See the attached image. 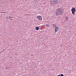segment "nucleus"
Segmentation results:
<instances>
[{
  "label": "nucleus",
  "instance_id": "nucleus-10",
  "mask_svg": "<svg viewBox=\"0 0 76 76\" xmlns=\"http://www.w3.org/2000/svg\"><path fill=\"white\" fill-rule=\"evenodd\" d=\"M9 19H10V18H9Z\"/></svg>",
  "mask_w": 76,
  "mask_h": 76
},
{
  "label": "nucleus",
  "instance_id": "nucleus-12",
  "mask_svg": "<svg viewBox=\"0 0 76 76\" xmlns=\"http://www.w3.org/2000/svg\"><path fill=\"white\" fill-rule=\"evenodd\" d=\"M10 19H11V18H10Z\"/></svg>",
  "mask_w": 76,
  "mask_h": 76
},
{
  "label": "nucleus",
  "instance_id": "nucleus-4",
  "mask_svg": "<svg viewBox=\"0 0 76 76\" xmlns=\"http://www.w3.org/2000/svg\"><path fill=\"white\" fill-rule=\"evenodd\" d=\"M51 2H53V4H55L56 3V2H57V0H51Z\"/></svg>",
  "mask_w": 76,
  "mask_h": 76
},
{
  "label": "nucleus",
  "instance_id": "nucleus-5",
  "mask_svg": "<svg viewBox=\"0 0 76 76\" xmlns=\"http://www.w3.org/2000/svg\"><path fill=\"white\" fill-rule=\"evenodd\" d=\"M37 18L39 20H42V17L40 16H37Z\"/></svg>",
  "mask_w": 76,
  "mask_h": 76
},
{
  "label": "nucleus",
  "instance_id": "nucleus-3",
  "mask_svg": "<svg viewBox=\"0 0 76 76\" xmlns=\"http://www.w3.org/2000/svg\"><path fill=\"white\" fill-rule=\"evenodd\" d=\"M55 32H57V31H58V29L59 28L58 27L56 26H55Z\"/></svg>",
  "mask_w": 76,
  "mask_h": 76
},
{
  "label": "nucleus",
  "instance_id": "nucleus-9",
  "mask_svg": "<svg viewBox=\"0 0 76 76\" xmlns=\"http://www.w3.org/2000/svg\"><path fill=\"white\" fill-rule=\"evenodd\" d=\"M68 19V18H66V19Z\"/></svg>",
  "mask_w": 76,
  "mask_h": 76
},
{
  "label": "nucleus",
  "instance_id": "nucleus-8",
  "mask_svg": "<svg viewBox=\"0 0 76 76\" xmlns=\"http://www.w3.org/2000/svg\"><path fill=\"white\" fill-rule=\"evenodd\" d=\"M49 26V25H47V26Z\"/></svg>",
  "mask_w": 76,
  "mask_h": 76
},
{
  "label": "nucleus",
  "instance_id": "nucleus-2",
  "mask_svg": "<svg viewBox=\"0 0 76 76\" xmlns=\"http://www.w3.org/2000/svg\"><path fill=\"white\" fill-rule=\"evenodd\" d=\"M71 11L72 14H73V15H75V12H76V9H75V8H72L71 9Z\"/></svg>",
  "mask_w": 76,
  "mask_h": 76
},
{
  "label": "nucleus",
  "instance_id": "nucleus-7",
  "mask_svg": "<svg viewBox=\"0 0 76 76\" xmlns=\"http://www.w3.org/2000/svg\"><path fill=\"white\" fill-rule=\"evenodd\" d=\"M61 76H63L64 75H63V74H61ZM58 76H60V75H59Z\"/></svg>",
  "mask_w": 76,
  "mask_h": 76
},
{
  "label": "nucleus",
  "instance_id": "nucleus-1",
  "mask_svg": "<svg viewBox=\"0 0 76 76\" xmlns=\"http://www.w3.org/2000/svg\"><path fill=\"white\" fill-rule=\"evenodd\" d=\"M63 13V12L61 11H60V9L58 10L57 11L56 13V15H61Z\"/></svg>",
  "mask_w": 76,
  "mask_h": 76
},
{
  "label": "nucleus",
  "instance_id": "nucleus-6",
  "mask_svg": "<svg viewBox=\"0 0 76 76\" xmlns=\"http://www.w3.org/2000/svg\"><path fill=\"white\" fill-rule=\"evenodd\" d=\"M36 30H38V29H39V27H37L36 28Z\"/></svg>",
  "mask_w": 76,
  "mask_h": 76
},
{
  "label": "nucleus",
  "instance_id": "nucleus-11",
  "mask_svg": "<svg viewBox=\"0 0 76 76\" xmlns=\"http://www.w3.org/2000/svg\"><path fill=\"white\" fill-rule=\"evenodd\" d=\"M11 18H12V17H11Z\"/></svg>",
  "mask_w": 76,
  "mask_h": 76
}]
</instances>
